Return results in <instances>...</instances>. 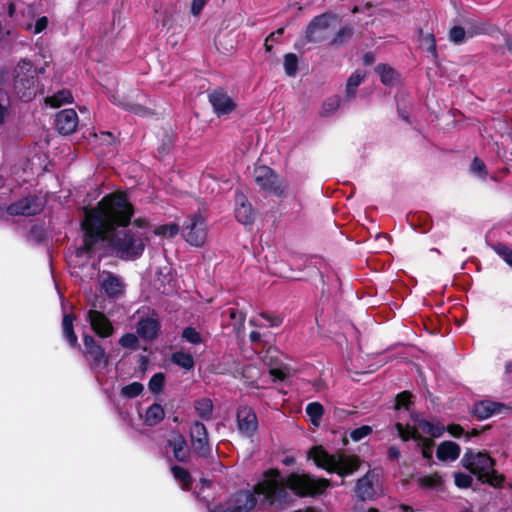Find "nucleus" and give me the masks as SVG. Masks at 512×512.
<instances>
[{
  "instance_id": "obj_29",
  "label": "nucleus",
  "mask_w": 512,
  "mask_h": 512,
  "mask_svg": "<svg viewBox=\"0 0 512 512\" xmlns=\"http://www.w3.org/2000/svg\"><path fill=\"white\" fill-rule=\"evenodd\" d=\"M366 77V72L361 69H356L347 79L345 93L347 99H354L356 96L358 86L363 82Z\"/></svg>"
},
{
  "instance_id": "obj_13",
  "label": "nucleus",
  "mask_w": 512,
  "mask_h": 512,
  "mask_svg": "<svg viewBox=\"0 0 512 512\" xmlns=\"http://www.w3.org/2000/svg\"><path fill=\"white\" fill-rule=\"evenodd\" d=\"M237 428L243 436L253 438L258 431V419L252 407L239 406L236 413Z\"/></svg>"
},
{
  "instance_id": "obj_32",
  "label": "nucleus",
  "mask_w": 512,
  "mask_h": 512,
  "mask_svg": "<svg viewBox=\"0 0 512 512\" xmlns=\"http://www.w3.org/2000/svg\"><path fill=\"white\" fill-rule=\"evenodd\" d=\"M171 473L175 480L181 483L183 489L188 490L191 488L193 479L188 469L179 465H173L171 467Z\"/></svg>"
},
{
  "instance_id": "obj_22",
  "label": "nucleus",
  "mask_w": 512,
  "mask_h": 512,
  "mask_svg": "<svg viewBox=\"0 0 512 512\" xmlns=\"http://www.w3.org/2000/svg\"><path fill=\"white\" fill-rule=\"evenodd\" d=\"M308 458L312 459L317 467L330 473L334 464L335 453L330 454L323 446L317 445L309 449Z\"/></svg>"
},
{
  "instance_id": "obj_9",
  "label": "nucleus",
  "mask_w": 512,
  "mask_h": 512,
  "mask_svg": "<svg viewBox=\"0 0 512 512\" xmlns=\"http://www.w3.org/2000/svg\"><path fill=\"white\" fill-rule=\"evenodd\" d=\"M35 79L32 62L25 59L19 61L14 70V87L18 92L25 90L22 98L27 96L30 99L34 94L31 90L34 89Z\"/></svg>"
},
{
  "instance_id": "obj_23",
  "label": "nucleus",
  "mask_w": 512,
  "mask_h": 512,
  "mask_svg": "<svg viewBox=\"0 0 512 512\" xmlns=\"http://www.w3.org/2000/svg\"><path fill=\"white\" fill-rule=\"evenodd\" d=\"M236 208L235 217L241 224L248 225L252 224L255 216L252 205L248 202L246 196L243 193L236 194Z\"/></svg>"
},
{
  "instance_id": "obj_48",
  "label": "nucleus",
  "mask_w": 512,
  "mask_h": 512,
  "mask_svg": "<svg viewBox=\"0 0 512 512\" xmlns=\"http://www.w3.org/2000/svg\"><path fill=\"white\" fill-rule=\"evenodd\" d=\"M494 252L500 256L510 267H512V249L503 243L492 246Z\"/></svg>"
},
{
  "instance_id": "obj_14",
  "label": "nucleus",
  "mask_w": 512,
  "mask_h": 512,
  "mask_svg": "<svg viewBox=\"0 0 512 512\" xmlns=\"http://www.w3.org/2000/svg\"><path fill=\"white\" fill-rule=\"evenodd\" d=\"M161 331V322L158 313L151 310L150 314L146 317L139 318L136 324V333L140 338L147 342L156 340Z\"/></svg>"
},
{
  "instance_id": "obj_60",
  "label": "nucleus",
  "mask_w": 512,
  "mask_h": 512,
  "mask_svg": "<svg viewBox=\"0 0 512 512\" xmlns=\"http://www.w3.org/2000/svg\"><path fill=\"white\" fill-rule=\"evenodd\" d=\"M205 5H206L205 0H192L191 14H193L194 16L200 14V12L203 10Z\"/></svg>"
},
{
  "instance_id": "obj_20",
  "label": "nucleus",
  "mask_w": 512,
  "mask_h": 512,
  "mask_svg": "<svg viewBox=\"0 0 512 512\" xmlns=\"http://www.w3.org/2000/svg\"><path fill=\"white\" fill-rule=\"evenodd\" d=\"M78 125V115L72 108L63 109L56 114L55 126L61 135H70Z\"/></svg>"
},
{
  "instance_id": "obj_53",
  "label": "nucleus",
  "mask_w": 512,
  "mask_h": 512,
  "mask_svg": "<svg viewBox=\"0 0 512 512\" xmlns=\"http://www.w3.org/2000/svg\"><path fill=\"white\" fill-rule=\"evenodd\" d=\"M470 170L481 179H486L488 174L485 163L478 157H474L472 160Z\"/></svg>"
},
{
  "instance_id": "obj_7",
  "label": "nucleus",
  "mask_w": 512,
  "mask_h": 512,
  "mask_svg": "<svg viewBox=\"0 0 512 512\" xmlns=\"http://www.w3.org/2000/svg\"><path fill=\"white\" fill-rule=\"evenodd\" d=\"M189 437L193 452L198 457L206 460L213 458L208 430L204 423L194 421L190 426Z\"/></svg>"
},
{
  "instance_id": "obj_50",
  "label": "nucleus",
  "mask_w": 512,
  "mask_h": 512,
  "mask_svg": "<svg viewBox=\"0 0 512 512\" xmlns=\"http://www.w3.org/2000/svg\"><path fill=\"white\" fill-rule=\"evenodd\" d=\"M181 337L188 343L194 345L202 343L201 334L194 327L191 326L185 327L183 329Z\"/></svg>"
},
{
  "instance_id": "obj_30",
  "label": "nucleus",
  "mask_w": 512,
  "mask_h": 512,
  "mask_svg": "<svg viewBox=\"0 0 512 512\" xmlns=\"http://www.w3.org/2000/svg\"><path fill=\"white\" fill-rule=\"evenodd\" d=\"M164 417L165 411L163 407L158 403H153L146 410L144 423L147 426L153 427L159 424Z\"/></svg>"
},
{
  "instance_id": "obj_15",
  "label": "nucleus",
  "mask_w": 512,
  "mask_h": 512,
  "mask_svg": "<svg viewBox=\"0 0 512 512\" xmlns=\"http://www.w3.org/2000/svg\"><path fill=\"white\" fill-rule=\"evenodd\" d=\"M207 97L218 117L228 115L236 109V103L222 87L209 91Z\"/></svg>"
},
{
  "instance_id": "obj_10",
  "label": "nucleus",
  "mask_w": 512,
  "mask_h": 512,
  "mask_svg": "<svg viewBox=\"0 0 512 512\" xmlns=\"http://www.w3.org/2000/svg\"><path fill=\"white\" fill-rule=\"evenodd\" d=\"M336 16L325 12L312 18L305 30V40L307 43H321L326 40L325 31L330 27L331 21Z\"/></svg>"
},
{
  "instance_id": "obj_62",
  "label": "nucleus",
  "mask_w": 512,
  "mask_h": 512,
  "mask_svg": "<svg viewBox=\"0 0 512 512\" xmlns=\"http://www.w3.org/2000/svg\"><path fill=\"white\" fill-rule=\"evenodd\" d=\"M30 233L35 236L37 241H41L44 237V229L38 225L32 226Z\"/></svg>"
},
{
  "instance_id": "obj_19",
  "label": "nucleus",
  "mask_w": 512,
  "mask_h": 512,
  "mask_svg": "<svg viewBox=\"0 0 512 512\" xmlns=\"http://www.w3.org/2000/svg\"><path fill=\"white\" fill-rule=\"evenodd\" d=\"M464 24L467 28L468 38H473L479 35L495 37L501 33L499 26L491 23L490 21L466 18L464 19Z\"/></svg>"
},
{
  "instance_id": "obj_4",
  "label": "nucleus",
  "mask_w": 512,
  "mask_h": 512,
  "mask_svg": "<svg viewBox=\"0 0 512 512\" xmlns=\"http://www.w3.org/2000/svg\"><path fill=\"white\" fill-rule=\"evenodd\" d=\"M104 242L116 252L121 259H136L140 257L145 249L142 237L132 230L124 229L111 232Z\"/></svg>"
},
{
  "instance_id": "obj_37",
  "label": "nucleus",
  "mask_w": 512,
  "mask_h": 512,
  "mask_svg": "<svg viewBox=\"0 0 512 512\" xmlns=\"http://www.w3.org/2000/svg\"><path fill=\"white\" fill-rule=\"evenodd\" d=\"M194 408L198 416L204 420H209L213 412V403L209 398H200L195 401Z\"/></svg>"
},
{
  "instance_id": "obj_55",
  "label": "nucleus",
  "mask_w": 512,
  "mask_h": 512,
  "mask_svg": "<svg viewBox=\"0 0 512 512\" xmlns=\"http://www.w3.org/2000/svg\"><path fill=\"white\" fill-rule=\"evenodd\" d=\"M229 317L233 321L235 326H243L246 320V315L244 312L237 308H229L228 309Z\"/></svg>"
},
{
  "instance_id": "obj_12",
  "label": "nucleus",
  "mask_w": 512,
  "mask_h": 512,
  "mask_svg": "<svg viewBox=\"0 0 512 512\" xmlns=\"http://www.w3.org/2000/svg\"><path fill=\"white\" fill-rule=\"evenodd\" d=\"M43 210V205L35 195L23 197L6 207V213L10 216H35Z\"/></svg>"
},
{
  "instance_id": "obj_44",
  "label": "nucleus",
  "mask_w": 512,
  "mask_h": 512,
  "mask_svg": "<svg viewBox=\"0 0 512 512\" xmlns=\"http://www.w3.org/2000/svg\"><path fill=\"white\" fill-rule=\"evenodd\" d=\"M284 70H285V73L290 77H293L296 75L297 70H298V57L296 54L287 53L284 56Z\"/></svg>"
},
{
  "instance_id": "obj_34",
  "label": "nucleus",
  "mask_w": 512,
  "mask_h": 512,
  "mask_svg": "<svg viewBox=\"0 0 512 512\" xmlns=\"http://www.w3.org/2000/svg\"><path fill=\"white\" fill-rule=\"evenodd\" d=\"M395 429L398 432V436L404 442H406L410 439H413L415 442L417 440L422 439V435L419 433L418 429L416 427H411L409 424L404 426L402 423L397 422L395 424Z\"/></svg>"
},
{
  "instance_id": "obj_24",
  "label": "nucleus",
  "mask_w": 512,
  "mask_h": 512,
  "mask_svg": "<svg viewBox=\"0 0 512 512\" xmlns=\"http://www.w3.org/2000/svg\"><path fill=\"white\" fill-rule=\"evenodd\" d=\"M374 478V473L369 470L364 476L357 480L354 491L360 500L365 501L374 497Z\"/></svg>"
},
{
  "instance_id": "obj_47",
  "label": "nucleus",
  "mask_w": 512,
  "mask_h": 512,
  "mask_svg": "<svg viewBox=\"0 0 512 512\" xmlns=\"http://www.w3.org/2000/svg\"><path fill=\"white\" fill-rule=\"evenodd\" d=\"M118 106L141 117H145L150 114V110L147 107L130 101L127 103H118Z\"/></svg>"
},
{
  "instance_id": "obj_27",
  "label": "nucleus",
  "mask_w": 512,
  "mask_h": 512,
  "mask_svg": "<svg viewBox=\"0 0 512 512\" xmlns=\"http://www.w3.org/2000/svg\"><path fill=\"white\" fill-rule=\"evenodd\" d=\"M104 293L110 298H118L124 292V284L113 273H109L102 282Z\"/></svg>"
},
{
  "instance_id": "obj_26",
  "label": "nucleus",
  "mask_w": 512,
  "mask_h": 512,
  "mask_svg": "<svg viewBox=\"0 0 512 512\" xmlns=\"http://www.w3.org/2000/svg\"><path fill=\"white\" fill-rule=\"evenodd\" d=\"M375 72L385 86L393 87L400 82V74L388 64L380 63L376 65Z\"/></svg>"
},
{
  "instance_id": "obj_11",
  "label": "nucleus",
  "mask_w": 512,
  "mask_h": 512,
  "mask_svg": "<svg viewBox=\"0 0 512 512\" xmlns=\"http://www.w3.org/2000/svg\"><path fill=\"white\" fill-rule=\"evenodd\" d=\"M361 464L362 460L359 456L344 452H337L335 453L334 464L330 473H336L341 476L342 480L340 485H344V478L358 471Z\"/></svg>"
},
{
  "instance_id": "obj_64",
  "label": "nucleus",
  "mask_w": 512,
  "mask_h": 512,
  "mask_svg": "<svg viewBox=\"0 0 512 512\" xmlns=\"http://www.w3.org/2000/svg\"><path fill=\"white\" fill-rule=\"evenodd\" d=\"M209 512H234L232 507L229 505V507H224L221 504L215 505L213 508L209 509Z\"/></svg>"
},
{
  "instance_id": "obj_63",
  "label": "nucleus",
  "mask_w": 512,
  "mask_h": 512,
  "mask_svg": "<svg viewBox=\"0 0 512 512\" xmlns=\"http://www.w3.org/2000/svg\"><path fill=\"white\" fill-rule=\"evenodd\" d=\"M283 33H284V28L283 27L278 28L277 30L271 32L266 37V42H275V41H277L278 38L283 35Z\"/></svg>"
},
{
  "instance_id": "obj_40",
  "label": "nucleus",
  "mask_w": 512,
  "mask_h": 512,
  "mask_svg": "<svg viewBox=\"0 0 512 512\" xmlns=\"http://www.w3.org/2000/svg\"><path fill=\"white\" fill-rule=\"evenodd\" d=\"M417 483L421 488L433 489L442 484V478L438 473L419 477Z\"/></svg>"
},
{
  "instance_id": "obj_39",
  "label": "nucleus",
  "mask_w": 512,
  "mask_h": 512,
  "mask_svg": "<svg viewBox=\"0 0 512 512\" xmlns=\"http://www.w3.org/2000/svg\"><path fill=\"white\" fill-rule=\"evenodd\" d=\"M306 414L314 425H318L324 414V407L320 402H311L306 406Z\"/></svg>"
},
{
  "instance_id": "obj_54",
  "label": "nucleus",
  "mask_w": 512,
  "mask_h": 512,
  "mask_svg": "<svg viewBox=\"0 0 512 512\" xmlns=\"http://www.w3.org/2000/svg\"><path fill=\"white\" fill-rule=\"evenodd\" d=\"M473 482V478L470 474H466L463 472H455L454 473V483L458 488L466 489L471 487Z\"/></svg>"
},
{
  "instance_id": "obj_21",
  "label": "nucleus",
  "mask_w": 512,
  "mask_h": 512,
  "mask_svg": "<svg viewBox=\"0 0 512 512\" xmlns=\"http://www.w3.org/2000/svg\"><path fill=\"white\" fill-rule=\"evenodd\" d=\"M506 405L500 402L491 400H480L474 403L471 414L478 420H485L495 414H500L502 410L506 409Z\"/></svg>"
},
{
  "instance_id": "obj_49",
  "label": "nucleus",
  "mask_w": 512,
  "mask_h": 512,
  "mask_svg": "<svg viewBox=\"0 0 512 512\" xmlns=\"http://www.w3.org/2000/svg\"><path fill=\"white\" fill-rule=\"evenodd\" d=\"M412 397V393L407 390L400 392L395 398L394 408L396 410L402 408L409 409V406L412 404Z\"/></svg>"
},
{
  "instance_id": "obj_52",
  "label": "nucleus",
  "mask_w": 512,
  "mask_h": 512,
  "mask_svg": "<svg viewBox=\"0 0 512 512\" xmlns=\"http://www.w3.org/2000/svg\"><path fill=\"white\" fill-rule=\"evenodd\" d=\"M155 233L160 236L173 238L179 233V226L175 223L160 225L156 228Z\"/></svg>"
},
{
  "instance_id": "obj_31",
  "label": "nucleus",
  "mask_w": 512,
  "mask_h": 512,
  "mask_svg": "<svg viewBox=\"0 0 512 512\" xmlns=\"http://www.w3.org/2000/svg\"><path fill=\"white\" fill-rule=\"evenodd\" d=\"M171 362L186 371H190L195 367V360L191 353L176 351L171 355Z\"/></svg>"
},
{
  "instance_id": "obj_56",
  "label": "nucleus",
  "mask_w": 512,
  "mask_h": 512,
  "mask_svg": "<svg viewBox=\"0 0 512 512\" xmlns=\"http://www.w3.org/2000/svg\"><path fill=\"white\" fill-rule=\"evenodd\" d=\"M372 433V428L368 425H363L351 431L350 438L357 442Z\"/></svg>"
},
{
  "instance_id": "obj_16",
  "label": "nucleus",
  "mask_w": 512,
  "mask_h": 512,
  "mask_svg": "<svg viewBox=\"0 0 512 512\" xmlns=\"http://www.w3.org/2000/svg\"><path fill=\"white\" fill-rule=\"evenodd\" d=\"M91 330L100 338H108L113 335L114 327L110 319L101 311L90 309L86 314Z\"/></svg>"
},
{
  "instance_id": "obj_3",
  "label": "nucleus",
  "mask_w": 512,
  "mask_h": 512,
  "mask_svg": "<svg viewBox=\"0 0 512 512\" xmlns=\"http://www.w3.org/2000/svg\"><path fill=\"white\" fill-rule=\"evenodd\" d=\"M461 464L482 484L493 488H502L506 481L505 475L495 469L496 461L487 451H475L467 448L461 459Z\"/></svg>"
},
{
  "instance_id": "obj_35",
  "label": "nucleus",
  "mask_w": 512,
  "mask_h": 512,
  "mask_svg": "<svg viewBox=\"0 0 512 512\" xmlns=\"http://www.w3.org/2000/svg\"><path fill=\"white\" fill-rule=\"evenodd\" d=\"M354 34V29L350 25L340 27L334 37L329 42L330 46L340 47L349 41Z\"/></svg>"
},
{
  "instance_id": "obj_33",
  "label": "nucleus",
  "mask_w": 512,
  "mask_h": 512,
  "mask_svg": "<svg viewBox=\"0 0 512 512\" xmlns=\"http://www.w3.org/2000/svg\"><path fill=\"white\" fill-rule=\"evenodd\" d=\"M72 101L73 96L68 89H62L52 96L46 98V103L53 108H58L63 104L71 103Z\"/></svg>"
},
{
  "instance_id": "obj_41",
  "label": "nucleus",
  "mask_w": 512,
  "mask_h": 512,
  "mask_svg": "<svg viewBox=\"0 0 512 512\" xmlns=\"http://www.w3.org/2000/svg\"><path fill=\"white\" fill-rule=\"evenodd\" d=\"M448 37L449 40L456 45L463 44L468 37L467 29L462 26L455 25L450 28Z\"/></svg>"
},
{
  "instance_id": "obj_6",
  "label": "nucleus",
  "mask_w": 512,
  "mask_h": 512,
  "mask_svg": "<svg viewBox=\"0 0 512 512\" xmlns=\"http://www.w3.org/2000/svg\"><path fill=\"white\" fill-rule=\"evenodd\" d=\"M83 349L82 354L91 371L99 368H106L110 363V355L95 340V338L87 333H83Z\"/></svg>"
},
{
  "instance_id": "obj_61",
  "label": "nucleus",
  "mask_w": 512,
  "mask_h": 512,
  "mask_svg": "<svg viewBox=\"0 0 512 512\" xmlns=\"http://www.w3.org/2000/svg\"><path fill=\"white\" fill-rule=\"evenodd\" d=\"M401 456L400 450L397 446L391 445L387 450V458L390 461H397Z\"/></svg>"
},
{
  "instance_id": "obj_59",
  "label": "nucleus",
  "mask_w": 512,
  "mask_h": 512,
  "mask_svg": "<svg viewBox=\"0 0 512 512\" xmlns=\"http://www.w3.org/2000/svg\"><path fill=\"white\" fill-rule=\"evenodd\" d=\"M446 429L453 437H460L464 434V429L459 424H449Z\"/></svg>"
},
{
  "instance_id": "obj_57",
  "label": "nucleus",
  "mask_w": 512,
  "mask_h": 512,
  "mask_svg": "<svg viewBox=\"0 0 512 512\" xmlns=\"http://www.w3.org/2000/svg\"><path fill=\"white\" fill-rule=\"evenodd\" d=\"M269 323L270 327H279L283 323V317L269 312H261L259 315Z\"/></svg>"
},
{
  "instance_id": "obj_18",
  "label": "nucleus",
  "mask_w": 512,
  "mask_h": 512,
  "mask_svg": "<svg viewBox=\"0 0 512 512\" xmlns=\"http://www.w3.org/2000/svg\"><path fill=\"white\" fill-rule=\"evenodd\" d=\"M166 448H170L173 458L180 463H188L191 458V450L186 438L178 431L173 432L167 439Z\"/></svg>"
},
{
  "instance_id": "obj_36",
  "label": "nucleus",
  "mask_w": 512,
  "mask_h": 512,
  "mask_svg": "<svg viewBox=\"0 0 512 512\" xmlns=\"http://www.w3.org/2000/svg\"><path fill=\"white\" fill-rule=\"evenodd\" d=\"M419 41L423 49H425L427 52H429L434 59L438 57L437 54V46H436V39L434 34L427 33L425 34L423 32V29H419Z\"/></svg>"
},
{
  "instance_id": "obj_2",
  "label": "nucleus",
  "mask_w": 512,
  "mask_h": 512,
  "mask_svg": "<svg viewBox=\"0 0 512 512\" xmlns=\"http://www.w3.org/2000/svg\"><path fill=\"white\" fill-rule=\"evenodd\" d=\"M262 480L254 485V492L263 496L262 502L269 506L283 507L291 500L287 489L300 498L318 497L332 486L329 479L316 478L306 473H290L286 479L277 468L263 472Z\"/></svg>"
},
{
  "instance_id": "obj_17",
  "label": "nucleus",
  "mask_w": 512,
  "mask_h": 512,
  "mask_svg": "<svg viewBox=\"0 0 512 512\" xmlns=\"http://www.w3.org/2000/svg\"><path fill=\"white\" fill-rule=\"evenodd\" d=\"M228 504L234 512H251L257 505L256 493L254 489H240L231 495Z\"/></svg>"
},
{
  "instance_id": "obj_5",
  "label": "nucleus",
  "mask_w": 512,
  "mask_h": 512,
  "mask_svg": "<svg viewBox=\"0 0 512 512\" xmlns=\"http://www.w3.org/2000/svg\"><path fill=\"white\" fill-rule=\"evenodd\" d=\"M253 178L257 186L264 192L277 197L286 195V182L272 168L260 165L254 168Z\"/></svg>"
},
{
  "instance_id": "obj_1",
  "label": "nucleus",
  "mask_w": 512,
  "mask_h": 512,
  "mask_svg": "<svg viewBox=\"0 0 512 512\" xmlns=\"http://www.w3.org/2000/svg\"><path fill=\"white\" fill-rule=\"evenodd\" d=\"M84 217L80 222L83 244L77 249L78 255H92L96 245L104 242L111 232L127 228L134 215V206L124 191L104 196L95 207L83 208Z\"/></svg>"
},
{
  "instance_id": "obj_28",
  "label": "nucleus",
  "mask_w": 512,
  "mask_h": 512,
  "mask_svg": "<svg viewBox=\"0 0 512 512\" xmlns=\"http://www.w3.org/2000/svg\"><path fill=\"white\" fill-rule=\"evenodd\" d=\"M460 446L452 441H443L437 448L436 456L440 461H454L460 456Z\"/></svg>"
},
{
  "instance_id": "obj_46",
  "label": "nucleus",
  "mask_w": 512,
  "mask_h": 512,
  "mask_svg": "<svg viewBox=\"0 0 512 512\" xmlns=\"http://www.w3.org/2000/svg\"><path fill=\"white\" fill-rule=\"evenodd\" d=\"M340 97L335 95L326 99L322 106V116H329L338 110L340 107Z\"/></svg>"
},
{
  "instance_id": "obj_25",
  "label": "nucleus",
  "mask_w": 512,
  "mask_h": 512,
  "mask_svg": "<svg viewBox=\"0 0 512 512\" xmlns=\"http://www.w3.org/2000/svg\"><path fill=\"white\" fill-rule=\"evenodd\" d=\"M75 320L76 315L74 313H64L61 323L62 336L71 348L80 349L81 346L78 342V337L74 330Z\"/></svg>"
},
{
  "instance_id": "obj_45",
  "label": "nucleus",
  "mask_w": 512,
  "mask_h": 512,
  "mask_svg": "<svg viewBox=\"0 0 512 512\" xmlns=\"http://www.w3.org/2000/svg\"><path fill=\"white\" fill-rule=\"evenodd\" d=\"M416 442H417V446L421 450V454H422L423 458H425L427 460H431L432 455H433V449L435 446L434 441L431 438H426V437L422 436V439L417 440Z\"/></svg>"
},
{
  "instance_id": "obj_8",
  "label": "nucleus",
  "mask_w": 512,
  "mask_h": 512,
  "mask_svg": "<svg viewBox=\"0 0 512 512\" xmlns=\"http://www.w3.org/2000/svg\"><path fill=\"white\" fill-rule=\"evenodd\" d=\"M182 235L190 245L201 247L207 237L205 218L199 213L189 216L184 223Z\"/></svg>"
},
{
  "instance_id": "obj_58",
  "label": "nucleus",
  "mask_w": 512,
  "mask_h": 512,
  "mask_svg": "<svg viewBox=\"0 0 512 512\" xmlns=\"http://www.w3.org/2000/svg\"><path fill=\"white\" fill-rule=\"evenodd\" d=\"M49 20L46 16L39 17L34 25L33 33L39 34L47 29Z\"/></svg>"
},
{
  "instance_id": "obj_38",
  "label": "nucleus",
  "mask_w": 512,
  "mask_h": 512,
  "mask_svg": "<svg viewBox=\"0 0 512 512\" xmlns=\"http://www.w3.org/2000/svg\"><path fill=\"white\" fill-rule=\"evenodd\" d=\"M418 427L426 434L430 435L431 437L438 438L440 437L444 432V426H441L439 424H433L432 422L421 419L418 421Z\"/></svg>"
},
{
  "instance_id": "obj_42",
  "label": "nucleus",
  "mask_w": 512,
  "mask_h": 512,
  "mask_svg": "<svg viewBox=\"0 0 512 512\" xmlns=\"http://www.w3.org/2000/svg\"><path fill=\"white\" fill-rule=\"evenodd\" d=\"M143 385L140 382H132L121 388L120 394L127 399L138 397L143 392Z\"/></svg>"
},
{
  "instance_id": "obj_43",
  "label": "nucleus",
  "mask_w": 512,
  "mask_h": 512,
  "mask_svg": "<svg viewBox=\"0 0 512 512\" xmlns=\"http://www.w3.org/2000/svg\"><path fill=\"white\" fill-rule=\"evenodd\" d=\"M164 385L165 375L162 372L155 373L148 382V388L153 394H159L163 392Z\"/></svg>"
},
{
  "instance_id": "obj_51",
  "label": "nucleus",
  "mask_w": 512,
  "mask_h": 512,
  "mask_svg": "<svg viewBox=\"0 0 512 512\" xmlns=\"http://www.w3.org/2000/svg\"><path fill=\"white\" fill-rule=\"evenodd\" d=\"M118 343L121 347L128 348L131 350H137L139 347V339L133 333L123 334L119 339Z\"/></svg>"
}]
</instances>
